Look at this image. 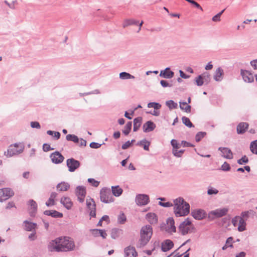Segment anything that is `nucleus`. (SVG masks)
<instances>
[{"label":"nucleus","instance_id":"nucleus-1","mask_svg":"<svg viewBox=\"0 0 257 257\" xmlns=\"http://www.w3.org/2000/svg\"><path fill=\"white\" fill-rule=\"evenodd\" d=\"M174 212L177 217L184 216L190 212V205L183 198L179 197L173 200Z\"/></svg>","mask_w":257,"mask_h":257},{"label":"nucleus","instance_id":"nucleus-2","mask_svg":"<svg viewBox=\"0 0 257 257\" xmlns=\"http://www.w3.org/2000/svg\"><path fill=\"white\" fill-rule=\"evenodd\" d=\"M153 234V228L150 225H146L142 227L140 231V238L137 244V247L141 248L145 246L150 240Z\"/></svg>","mask_w":257,"mask_h":257},{"label":"nucleus","instance_id":"nucleus-3","mask_svg":"<svg viewBox=\"0 0 257 257\" xmlns=\"http://www.w3.org/2000/svg\"><path fill=\"white\" fill-rule=\"evenodd\" d=\"M25 146L23 144L15 143L9 146L7 151H5L4 155L7 158H11L22 153L24 150Z\"/></svg>","mask_w":257,"mask_h":257},{"label":"nucleus","instance_id":"nucleus-4","mask_svg":"<svg viewBox=\"0 0 257 257\" xmlns=\"http://www.w3.org/2000/svg\"><path fill=\"white\" fill-rule=\"evenodd\" d=\"M61 239L60 240V252H67L73 250L75 247V244L73 240L69 237H60Z\"/></svg>","mask_w":257,"mask_h":257},{"label":"nucleus","instance_id":"nucleus-5","mask_svg":"<svg viewBox=\"0 0 257 257\" xmlns=\"http://www.w3.org/2000/svg\"><path fill=\"white\" fill-rule=\"evenodd\" d=\"M194 229V225L188 218L185 219L184 221L181 223L179 226V230L183 235L193 232Z\"/></svg>","mask_w":257,"mask_h":257},{"label":"nucleus","instance_id":"nucleus-6","mask_svg":"<svg viewBox=\"0 0 257 257\" xmlns=\"http://www.w3.org/2000/svg\"><path fill=\"white\" fill-rule=\"evenodd\" d=\"M100 199L104 203H109L113 201L112 195L109 188L104 187L100 190Z\"/></svg>","mask_w":257,"mask_h":257},{"label":"nucleus","instance_id":"nucleus-7","mask_svg":"<svg viewBox=\"0 0 257 257\" xmlns=\"http://www.w3.org/2000/svg\"><path fill=\"white\" fill-rule=\"evenodd\" d=\"M228 211L226 208H218L211 211L208 213V217L213 220L214 218H220L225 215Z\"/></svg>","mask_w":257,"mask_h":257},{"label":"nucleus","instance_id":"nucleus-8","mask_svg":"<svg viewBox=\"0 0 257 257\" xmlns=\"http://www.w3.org/2000/svg\"><path fill=\"white\" fill-rule=\"evenodd\" d=\"M60 237H57L55 239L50 241L48 244L47 248L50 252H60Z\"/></svg>","mask_w":257,"mask_h":257},{"label":"nucleus","instance_id":"nucleus-9","mask_svg":"<svg viewBox=\"0 0 257 257\" xmlns=\"http://www.w3.org/2000/svg\"><path fill=\"white\" fill-rule=\"evenodd\" d=\"M66 166L68 168V171L70 172H74L80 166V162L71 158L66 160Z\"/></svg>","mask_w":257,"mask_h":257},{"label":"nucleus","instance_id":"nucleus-10","mask_svg":"<svg viewBox=\"0 0 257 257\" xmlns=\"http://www.w3.org/2000/svg\"><path fill=\"white\" fill-rule=\"evenodd\" d=\"M14 195L13 190L10 188L0 189V202H3Z\"/></svg>","mask_w":257,"mask_h":257},{"label":"nucleus","instance_id":"nucleus-11","mask_svg":"<svg viewBox=\"0 0 257 257\" xmlns=\"http://www.w3.org/2000/svg\"><path fill=\"white\" fill-rule=\"evenodd\" d=\"M86 206L89 211V215L91 217L96 216V204L93 199L90 198L86 200Z\"/></svg>","mask_w":257,"mask_h":257},{"label":"nucleus","instance_id":"nucleus-12","mask_svg":"<svg viewBox=\"0 0 257 257\" xmlns=\"http://www.w3.org/2000/svg\"><path fill=\"white\" fill-rule=\"evenodd\" d=\"M51 161L55 164H59L63 162L64 160V156L58 151L52 153L50 156Z\"/></svg>","mask_w":257,"mask_h":257},{"label":"nucleus","instance_id":"nucleus-13","mask_svg":"<svg viewBox=\"0 0 257 257\" xmlns=\"http://www.w3.org/2000/svg\"><path fill=\"white\" fill-rule=\"evenodd\" d=\"M136 202L138 205H145L149 202V197L146 194H139L136 196Z\"/></svg>","mask_w":257,"mask_h":257},{"label":"nucleus","instance_id":"nucleus-14","mask_svg":"<svg viewBox=\"0 0 257 257\" xmlns=\"http://www.w3.org/2000/svg\"><path fill=\"white\" fill-rule=\"evenodd\" d=\"M192 216L196 220H201L206 216L205 211L201 209H196L192 210Z\"/></svg>","mask_w":257,"mask_h":257},{"label":"nucleus","instance_id":"nucleus-15","mask_svg":"<svg viewBox=\"0 0 257 257\" xmlns=\"http://www.w3.org/2000/svg\"><path fill=\"white\" fill-rule=\"evenodd\" d=\"M240 75L242 76L243 80L245 82L251 83L254 80L252 74L249 71L241 69Z\"/></svg>","mask_w":257,"mask_h":257},{"label":"nucleus","instance_id":"nucleus-16","mask_svg":"<svg viewBox=\"0 0 257 257\" xmlns=\"http://www.w3.org/2000/svg\"><path fill=\"white\" fill-rule=\"evenodd\" d=\"M159 76L166 79H171L174 76V72L171 70L170 67H167L164 70H161Z\"/></svg>","mask_w":257,"mask_h":257},{"label":"nucleus","instance_id":"nucleus-17","mask_svg":"<svg viewBox=\"0 0 257 257\" xmlns=\"http://www.w3.org/2000/svg\"><path fill=\"white\" fill-rule=\"evenodd\" d=\"M218 150L221 153V156L227 159H231L233 158V154L230 149L225 147H219Z\"/></svg>","mask_w":257,"mask_h":257},{"label":"nucleus","instance_id":"nucleus-18","mask_svg":"<svg viewBox=\"0 0 257 257\" xmlns=\"http://www.w3.org/2000/svg\"><path fill=\"white\" fill-rule=\"evenodd\" d=\"M23 226L24 229L27 231H33L36 230L37 224L28 220H25L23 222Z\"/></svg>","mask_w":257,"mask_h":257},{"label":"nucleus","instance_id":"nucleus-19","mask_svg":"<svg viewBox=\"0 0 257 257\" xmlns=\"http://www.w3.org/2000/svg\"><path fill=\"white\" fill-rule=\"evenodd\" d=\"M124 257H135L138 253L134 247L128 246L124 248Z\"/></svg>","mask_w":257,"mask_h":257},{"label":"nucleus","instance_id":"nucleus-20","mask_svg":"<svg viewBox=\"0 0 257 257\" xmlns=\"http://www.w3.org/2000/svg\"><path fill=\"white\" fill-rule=\"evenodd\" d=\"M167 226L166 227V231L168 232H175L176 228L175 226L174 220L172 217H169L167 220Z\"/></svg>","mask_w":257,"mask_h":257},{"label":"nucleus","instance_id":"nucleus-21","mask_svg":"<svg viewBox=\"0 0 257 257\" xmlns=\"http://www.w3.org/2000/svg\"><path fill=\"white\" fill-rule=\"evenodd\" d=\"M224 71L221 67H218L214 72L213 79L215 81L220 82L223 78Z\"/></svg>","mask_w":257,"mask_h":257},{"label":"nucleus","instance_id":"nucleus-22","mask_svg":"<svg viewBox=\"0 0 257 257\" xmlns=\"http://www.w3.org/2000/svg\"><path fill=\"white\" fill-rule=\"evenodd\" d=\"M173 246V241L170 239H167L162 243L161 249L163 251L166 252L171 249Z\"/></svg>","mask_w":257,"mask_h":257},{"label":"nucleus","instance_id":"nucleus-23","mask_svg":"<svg viewBox=\"0 0 257 257\" xmlns=\"http://www.w3.org/2000/svg\"><path fill=\"white\" fill-rule=\"evenodd\" d=\"M248 123L245 122L239 123L237 126V133L238 134H244L248 127Z\"/></svg>","mask_w":257,"mask_h":257},{"label":"nucleus","instance_id":"nucleus-24","mask_svg":"<svg viewBox=\"0 0 257 257\" xmlns=\"http://www.w3.org/2000/svg\"><path fill=\"white\" fill-rule=\"evenodd\" d=\"M156 127L155 124L152 121H148L143 125V130L145 133L153 131Z\"/></svg>","mask_w":257,"mask_h":257},{"label":"nucleus","instance_id":"nucleus-25","mask_svg":"<svg viewBox=\"0 0 257 257\" xmlns=\"http://www.w3.org/2000/svg\"><path fill=\"white\" fill-rule=\"evenodd\" d=\"M44 214L54 218H61L63 217V214L56 210H45Z\"/></svg>","mask_w":257,"mask_h":257},{"label":"nucleus","instance_id":"nucleus-26","mask_svg":"<svg viewBox=\"0 0 257 257\" xmlns=\"http://www.w3.org/2000/svg\"><path fill=\"white\" fill-rule=\"evenodd\" d=\"M146 219L148 221L152 224H156L158 222L157 216L154 213H147L146 215Z\"/></svg>","mask_w":257,"mask_h":257},{"label":"nucleus","instance_id":"nucleus-27","mask_svg":"<svg viewBox=\"0 0 257 257\" xmlns=\"http://www.w3.org/2000/svg\"><path fill=\"white\" fill-rule=\"evenodd\" d=\"M29 205L30 206L31 211L30 214L31 216H34L37 210V204L35 201L31 199L28 202Z\"/></svg>","mask_w":257,"mask_h":257},{"label":"nucleus","instance_id":"nucleus-28","mask_svg":"<svg viewBox=\"0 0 257 257\" xmlns=\"http://www.w3.org/2000/svg\"><path fill=\"white\" fill-rule=\"evenodd\" d=\"M61 203L63 205V206L67 209H70L72 207V202L71 201V199L69 197H63L61 199Z\"/></svg>","mask_w":257,"mask_h":257},{"label":"nucleus","instance_id":"nucleus-29","mask_svg":"<svg viewBox=\"0 0 257 257\" xmlns=\"http://www.w3.org/2000/svg\"><path fill=\"white\" fill-rule=\"evenodd\" d=\"M70 187V185L65 182H62L57 184L56 188L58 191L62 192V191H67Z\"/></svg>","mask_w":257,"mask_h":257},{"label":"nucleus","instance_id":"nucleus-30","mask_svg":"<svg viewBox=\"0 0 257 257\" xmlns=\"http://www.w3.org/2000/svg\"><path fill=\"white\" fill-rule=\"evenodd\" d=\"M151 143L147 141L146 139H143L140 142L137 143V145L142 146L144 149L146 151H149V146H150Z\"/></svg>","mask_w":257,"mask_h":257},{"label":"nucleus","instance_id":"nucleus-31","mask_svg":"<svg viewBox=\"0 0 257 257\" xmlns=\"http://www.w3.org/2000/svg\"><path fill=\"white\" fill-rule=\"evenodd\" d=\"M75 194L76 196H85L86 194V188L83 186H78L76 188Z\"/></svg>","mask_w":257,"mask_h":257},{"label":"nucleus","instance_id":"nucleus-32","mask_svg":"<svg viewBox=\"0 0 257 257\" xmlns=\"http://www.w3.org/2000/svg\"><path fill=\"white\" fill-rule=\"evenodd\" d=\"M111 191L114 196L118 197L121 195L123 190L119 186H115L111 187Z\"/></svg>","mask_w":257,"mask_h":257},{"label":"nucleus","instance_id":"nucleus-33","mask_svg":"<svg viewBox=\"0 0 257 257\" xmlns=\"http://www.w3.org/2000/svg\"><path fill=\"white\" fill-rule=\"evenodd\" d=\"M142 118L138 117L134 119V131L137 132L141 126Z\"/></svg>","mask_w":257,"mask_h":257},{"label":"nucleus","instance_id":"nucleus-34","mask_svg":"<svg viewBox=\"0 0 257 257\" xmlns=\"http://www.w3.org/2000/svg\"><path fill=\"white\" fill-rule=\"evenodd\" d=\"M57 195L56 192L51 193L49 199L47 202H46V205L48 206H51L54 205V200Z\"/></svg>","mask_w":257,"mask_h":257},{"label":"nucleus","instance_id":"nucleus-35","mask_svg":"<svg viewBox=\"0 0 257 257\" xmlns=\"http://www.w3.org/2000/svg\"><path fill=\"white\" fill-rule=\"evenodd\" d=\"M119 78L122 80H127L135 78L134 76L126 72H122L120 73L119 74Z\"/></svg>","mask_w":257,"mask_h":257},{"label":"nucleus","instance_id":"nucleus-36","mask_svg":"<svg viewBox=\"0 0 257 257\" xmlns=\"http://www.w3.org/2000/svg\"><path fill=\"white\" fill-rule=\"evenodd\" d=\"M180 108L181 109L184 110L186 112H190L191 107L190 105H188L186 102H179Z\"/></svg>","mask_w":257,"mask_h":257},{"label":"nucleus","instance_id":"nucleus-37","mask_svg":"<svg viewBox=\"0 0 257 257\" xmlns=\"http://www.w3.org/2000/svg\"><path fill=\"white\" fill-rule=\"evenodd\" d=\"M237 229L240 232L243 231L246 229L245 220L242 218L241 217H240V220Z\"/></svg>","mask_w":257,"mask_h":257},{"label":"nucleus","instance_id":"nucleus-38","mask_svg":"<svg viewBox=\"0 0 257 257\" xmlns=\"http://www.w3.org/2000/svg\"><path fill=\"white\" fill-rule=\"evenodd\" d=\"M139 22L134 19H126L124 20L123 23V27L125 28L131 25H136L138 24Z\"/></svg>","mask_w":257,"mask_h":257},{"label":"nucleus","instance_id":"nucleus-39","mask_svg":"<svg viewBox=\"0 0 257 257\" xmlns=\"http://www.w3.org/2000/svg\"><path fill=\"white\" fill-rule=\"evenodd\" d=\"M66 139L68 141H72L74 143H79V139L75 135L69 134L66 136Z\"/></svg>","mask_w":257,"mask_h":257},{"label":"nucleus","instance_id":"nucleus-40","mask_svg":"<svg viewBox=\"0 0 257 257\" xmlns=\"http://www.w3.org/2000/svg\"><path fill=\"white\" fill-rule=\"evenodd\" d=\"M132 122L131 121L127 122L122 130V133L124 135L127 136L129 134L132 129Z\"/></svg>","mask_w":257,"mask_h":257},{"label":"nucleus","instance_id":"nucleus-41","mask_svg":"<svg viewBox=\"0 0 257 257\" xmlns=\"http://www.w3.org/2000/svg\"><path fill=\"white\" fill-rule=\"evenodd\" d=\"M202 78L205 84H208L210 81V75L207 72H205L201 74Z\"/></svg>","mask_w":257,"mask_h":257},{"label":"nucleus","instance_id":"nucleus-42","mask_svg":"<svg viewBox=\"0 0 257 257\" xmlns=\"http://www.w3.org/2000/svg\"><path fill=\"white\" fill-rule=\"evenodd\" d=\"M166 105L170 109H176L177 108L178 104L172 100H170L166 102Z\"/></svg>","mask_w":257,"mask_h":257},{"label":"nucleus","instance_id":"nucleus-43","mask_svg":"<svg viewBox=\"0 0 257 257\" xmlns=\"http://www.w3.org/2000/svg\"><path fill=\"white\" fill-rule=\"evenodd\" d=\"M183 123L188 127H193L194 125L191 122L190 120L186 116H183L182 118Z\"/></svg>","mask_w":257,"mask_h":257},{"label":"nucleus","instance_id":"nucleus-44","mask_svg":"<svg viewBox=\"0 0 257 257\" xmlns=\"http://www.w3.org/2000/svg\"><path fill=\"white\" fill-rule=\"evenodd\" d=\"M250 150L253 154L257 155V140L250 143Z\"/></svg>","mask_w":257,"mask_h":257},{"label":"nucleus","instance_id":"nucleus-45","mask_svg":"<svg viewBox=\"0 0 257 257\" xmlns=\"http://www.w3.org/2000/svg\"><path fill=\"white\" fill-rule=\"evenodd\" d=\"M121 231V230H120L119 229H117V228L112 229L111 230V238L113 239H116L117 238H118L119 236L120 232Z\"/></svg>","mask_w":257,"mask_h":257},{"label":"nucleus","instance_id":"nucleus-46","mask_svg":"<svg viewBox=\"0 0 257 257\" xmlns=\"http://www.w3.org/2000/svg\"><path fill=\"white\" fill-rule=\"evenodd\" d=\"M148 107L149 108H154L156 110L160 109L162 106V105L158 102H149L147 105Z\"/></svg>","mask_w":257,"mask_h":257},{"label":"nucleus","instance_id":"nucleus-47","mask_svg":"<svg viewBox=\"0 0 257 257\" xmlns=\"http://www.w3.org/2000/svg\"><path fill=\"white\" fill-rule=\"evenodd\" d=\"M206 135L205 132H199L197 133L195 136V141L197 142H200Z\"/></svg>","mask_w":257,"mask_h":257},{"label":"nucleus","instance_id":"nucleus-48","mask_svg":"<svg viewBox=\"0 0 257 257\" xmlns=\"http://www.w3.org/2000/svg\"><path fill=\"white\" fill-rule=\"evenodd\" d=\"M184 152V150H180L178 151V149H177V150L174 149V150H172L173 154L174 155V156H175V157H176L177 158L181 157L182 156Z\"/></svg>","mask_w":257,"mask_h":257},{"label":"nucleus","instance_id":"nucleus-49","mask_svg":"<svg viewBox=\"0 0 257 257\" xmlns=\"http://www.w3.org/2000/svg\"><path fill=\"white\" fill-rule=\"evenodd\" d=\"M195 82L196 84L198 86H201L203 85L204 83L203 79L202 78V76H201V74L198 75L197 77L195 78Z\"/></svg>","mask_w":257,"mask_h":257},{"label":"nucleus","instance_id":"nucleus-50","mask_svg":"<svg viewBox=\"0 0 257 257\" xmlns=\"http://www.w3.org/2000/svg\"><path fill=\"white\" fill-rule=\"evenodd\" d=\"M88 182L92 186L97 187L99 186L100 182L95 180L93 178L88 179Z\"/></svg>","mask_w":257,"mask_h":257},{"label":"nucleus","instance_id":"nucleus-51","mask_svg":"<svg viewBox=\"0 0 257 257\" xmlns=\"http://www.w3.org/2000/svg\"><path fill=\"white\" fill-rule=\"evenodd\" d=\"M249 160L248 158L245 156H243L241 159L237 160V163L239 165H242L243 164H246L248 162Z\"/></svg>","mask_w":257,"mask_h":257},{"label":"nucleus","instance_id":"nucleus-52","mask_svg":"<svg viewBox=\"0 0 257 257\" xmlns=\"http://www.w3.org/2000/svg\"><path fill=\"white\" fill-rule=\"evenodd\" d=\"M126 219V217L123 213H121L118 217V222L120 224H123Z\"/></svg>","mask_w":257,"mask_h":257},{"label":"nucleus","instance_id":"nucleus-53","mask_svg":"<svg viewBox=\"0 0 257 257\" xmlns=\"http://www.w3.org/2000/svg\"><path fill=\"white\" fill-rule=\"evenodd\" d=\"M171 144L173 147L172 150H174V149H178L180 147V145L178 144L177 141L176 140H172L171 141Z\"/></svg>","mask_w":257,"mask_h":257},{"label":"nucleus","instance_id":"nucleus-54","mask_svg":"<svg viewBox=\"0 0 257 257\" xmlns=\"http://www.w3.org/2000/svg\"><path fill=\"white\" fill-rule=\"evenodd\" d=\"M158 204L160 206L164 207H166V208L172 207L174 204L170 202H159Z\"/></svg>","mask_w":257,"mask_h":257},{"label":"nucleus","instance_id":"nucleus-55","mask_svg":"<svg viewBox=\"0 0 257 257\" xmlns=\"http://www.w3.org/2000/svg\"><path fill=\"white\" fill-rule=\"evenodd\" d=\"M221 170L223 171H228L230 170V166L228 163L225 162L221 166Z\"/></svg>","mask_w":257,"mask_h":257},{"label":"nucleus","instance_id":"nucleus-56","mask_svg":"<svg viewBox=\"0 0 257 257\" xmlns=\"http://www.w3.org/2000/svg\"><path fill=\"white\" fill-rule=\"evenodd\" d=\"M160 84L163 87H171L172 84L168 83V82L165 80H162L160 81Z\"/></svg>","mask_w":257,"mask_h":257},{"label":"nucleus","instance_id":"nucleus-57","mask_svg":"<svg viewBox=\"0 0 257 257\" xmlns=\"http://www.w3.org/2000/svg\"><path fill=\"white\" fill-rule=\"evenodd\" d=\"M30 125L32 128L40 129L41 128V125L39 122L38 121H31L30 123Z\"/></svg>","mask_w":257,"mask_h":257},{"label":"nucleus","instance_id":"nucleus-58","mask_svg":"<svg viewBox=\"0 0 257 257\" xmlns=\"http://www.w3.org/2000/svg\"><path fill=\"white\" fill-rule=\"evenodd\" d=\"M240 217L239 216H236L232 219L231 222L234 226H236L237 223L239 222Z\"/></svg>","mask_w":257,"mask_h":257},{"label":"nucleus","instance_id":"nucleus-59","mask_svg":"<svg viewBox=\"0 0 257 257\" xmlns=\"http://www.w3.org/2000/svg\"><path fill=\"white\" fill-rule=\"evenodd\" d=\"M32 232L29 234L28 238L31 241H34L37 239L36 230L32 231Z\"/></svg>","mask_w":257,"mask_h":257},{"label":"nucleus","instance_id":"nucleus-60","mask_svg":"<svg viewBox=\"0 0 257 257\" xmlns=\"http://www.w3.org/2000/svg\"><path fill=\"white\" fill-rule=\"evenodd\" d=\"M218 193V191L214 188H209L207 190V194L209 195L213 194H216Z\"/></svg>","mask_w":257,"mask_h":257},{"label":"nucleus","instance_id":"nucleus-61","mask_svg":"<svg viewBox=\"0 0 257 257\" xmlns=\"http://www.w3.org/2000/svg\"><path fill=\"white\" fill-rule=\"evenodd\" d=\"M54 149L51 148L50 145L48 144H44L43 145V150L44 152H48L53 150Z\"/></svg>","mask_w":257,"mask_h":257},{"label":"nucleus","instance_id":"nucleus-62","mask_svg":"<svg viewBox=\"0 0 257 257\" xmlns=\"http://www.w3.org/2000/svg\"><path fill=\"white\" fill-rule=\"evenodd\" d=\"M102 144H100L95 142H92L90 144L89 146L93 149H98L101 147Z\"/></svg>","mask_w":257,"mask_h":257},{"label":"nucleus","instance_id":"nucleus-63","mask_svg":"<svg viewBox=\"0 0 257 257\" xmlns=\"http://www.w3.org/2000/svg\"><path fill=\"white\" fill-rule=\"evenodd\" d=\"M249 213H250V211H248L242 212L241 213V215L239 217H242V218L244 219L246 221L249 217Z\"/></svg>","mask_w":257,"mask_h":257},{"label":"nucleus","instance_id":"nucleus-64","mask_svg":"<svg viewBox=\"0 0 257 257\" xmlns=\"http://www.w3.org/2000/svg\"><path fill=\"white\" fill-rule=\"evenodd\" d=\"M250 64L254 69L257 70V59L251 61Z\"/></svg>","mask_w":257,"mask_h":257}]
</instances>
